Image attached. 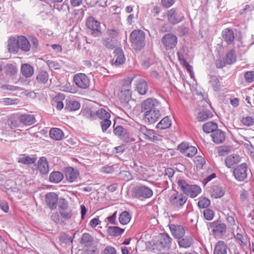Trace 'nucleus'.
<instances>
[{
    "mask_svg": "<svg viewBox=\"0 0 254 254\" xmlns=\"http://www.w3.org/2000/svg\"><path fill=\"white\" fill-rule=\"evenodd\" d=\"M177 184L180 190L186 194L189 192V188L191 185L183 179L178 180Z\"/></svg>",
    "mask_w": 254,
    "mask_h": 254,
    "instance_id": "42",
    "label": "nucleus"
},
{
    "mask_svg": "<svg viewBox=\"0 0 254 254\" xmlns=\"http://www.w3.org/2000/svg\"><path fill=\"white\" fill-rule=\"evenodd\" d=\"M73 81L78 87L82 89H86L90 85L89 78L83 73H78L75 75Z\"/></svg>",
    "mask_w": 254,
    "mask_h": 254,
    "instance_id": "7",
    "label": "nucleus"
},
{
    "mask_svg": "<svg viewBox=\"0 0 254 254\" xmlns=\"http://www.w3.org/2000/svg\"><path fill=\"white\" fill-rule=\"evenodd\" d=\"M169 228L172 235L178 239L182 238L185 233L184 228L181 225L170 224Z\"/></svg>",
    "mask_w": 254,
    "mask_h": 254,
    "instance_id": "12",
    "label": "nucleus"
},
{
    "mask_svg": "<svg viewBox=\"0 0 254 254\" xmlns=\"http://www.w3.org/2000/svg\"><path fill=\"white\" fill-rule=\"evenodd\" d=\"M144 136L149 140L153 142L161 140V136L155 133L154 131L152 129H148Z\"/></svg>",
    "mask_w": 254,
    "mask_h": 254,
    "instance_id": "34",
    "label": "nucleus"
},
{
    "mask_svg": "<svg viewBox=\"0 0 254 254\" xmlns=\"http://www.w3.org/2000/svg\"><path fill=\"white\" fill-rule=\"evenodd\" d=\"M7 49L11 53H16L19 50L18 38L10 37L7 42Z\"/></svg>",
    "mask_w": 254,
    "mask_h": 254,
    "instance_id": "21",
    "label": "nucleus"
},
{
    "mask_svg": "<svg viewBox=\"0 0 254 254\" xmlns=\"http://www.w3.org/2000/svg\"><path fill=\"white\" fill-rule=\"evenodd\" d=\"M161 114L159 110L147 111L144 114V119L145 122L153 124L160 119Z\"/></svg>",
    "mask_w": 254,
    "mask_h": 254,
    "instance_id": "10",
    "label": "nucleus"
},
{
    "mask_svg": "<svg viewBox=\"0 0 254 254\" xmlns=\"http://www.w3.org/2000/svg\"><path fill=\"white\" fill-rule=\"evenodd\" d=\"M125 230L117 226H110L107 229L108 234L112 237H118L121 236Z\"/></svg>",
    "mask_w": 254,
    "mask_h": 254,
    "instance_id": "29",
    "label": "nucleus"
},
{
    "mask_svg": "<svg viewBox=\"0 0 254 254\" xmlns=\"http://www.w3.org/2000/svg\"><path fill=\"white\" fill-rule=\"evenodd\" d=\"M64 172L66 179L71 183L75 181L79 176L78 171L70 167L65 168Z\"/></svg>",
    "mask_w": 254,
    "mask_h": 254,
    "instance_id": "15",
    "label": "nucleus"
},
{
    "mask_svg": "<svg viewBox=\"0 0 254 254\" xmlns=\"http://www.w3.org/2000/svg\"><path fill=\"white\" fill-rule=\"evenodd\" d=\"M242 123L246 126H252L254 124V119L250 117L243 118L241 121Z\"/></svg>",
    "mask_w": 254,
    "mask_h": 254,
    "instance_id": "56",
    "label": "nucleus"
},
{
    "mask_svg": "<svg viewBox=\"0 0 254 254\" xmlns=\"http://www.w3.org/2000/svg\"><path fill=\"white\" fill-rule=\"evenodd\" d=\"M187 199V197L184 194L176 191L171 196L169 201L173 207L180 208L184 205Z\"/></svg>",
    "mask_w": 254,
    "mask_h": 254,
    "instance_id": "3",
    "label": "nucleus"
},
{
    "mask_svg": "<svg viewBox=\"0 0 254 254\" xmlns=\"http://www.w3.org/2000/svg\"><path fill=\"white\" fill-rule=\"evenodd\" d=\"M178 243L180 247L188 248L192 243V239L190 236H186L183 238L178 239Z\"/></svg>",
    "mask_w": 254,
    "mask_h": 254,
    "instance_id": "31",
    "label": "nucleus"
},
{
    "mask_svg": "<svg viewBox=\"0 0 254 254\" xmlns=\"http://www.w3.org/2000/svg\"><path fill=\"white\" fill-rule=\"evenodd\" d=\"M211 195L214 198H220L224 194V191L222 187L214 186L211 190Z\"/></svg>",
    "mask_w": 254,
    "mask_h": 254,
    "instance_id": "32",
    "label": "nucleus"
},
{
    "mask_svg": "<svg viewBox=\"0 0 254 254\" xmlns=\"http://www.w3.org/2000/svg\"><path fill=\"white\" fill-rule=\"evenodd\" d=\"M236 62V55L235 51L231 50L226 55L225 63L228 64H232Z\"/></svg>",
    "mask_w": 254,
    "mask_h": 254,
    "instance_id": "36",
    "label": "nucleus"
},
{
    "mask_svg": "<svg viewBox=\"0 0 254 254\" xmlns=\"http://www.w3.org/2000/svg\"><path fill=\"white\" fill-rule=\"evenodd\" d=\"M221 35L223 41L228 45L232 44L235 38L233 31L230 28L224 29Z\"/></svg>",
    "mask_w": 254,
    "mask_h": 254,
    "instance_id": "16",
    "label": "nucleus"
},
{
    "mask_svg": "<svg viewBox=\"0 0 254 254\" xmlns=\"http://www.w3.org/2000/svg\"><path fill=\"white\" fill-rule=\"evenodd\" d=\"M93 241V237L88 233H84L82 235L80 243L85 246H89L92 245Z\"/></svg>",
    "mask_w": 254,
    "mask_h": 254,
    "instance_id": "40",
    "label": "nucleus"
},
{
    "mask_svg": "<svg viewBox=\"0 0 254 254\" xmlns=\"http://www.w3.org/2000/svg\"><path fill=\"white\" fill-rule=\"evenodd\" d=\"M236 238L240 241L242 244L246 245L248 242L247 238L246 236H244L241 234H237L236 235Z\"/></svg>",
    "mask_w": 254,
    "mask_h": 254,
    "instance_id": "63",
    "label": "nucleus"
},
{
    "mask_svg": "<svg viewBox=\"0 0 254 254\" xmlns=\"http://www.w3.org/2000/svg\"><path fill=\"white\" fill-rule=\"evenodd\" d=\"M46 63L50 68H53L54 69L60 68L59 64L54 61L48 60L46 61Z\"/></svg>",
    "mask_w": 254,
    "mask_h": 254,
    "instance_id": "61",
    "label": "nucleus"
},
{
    "mask_svg": "<svg viewBox=\"0 0 254 254\" xmlns=\"http://www.w3.org/2000/svg\"><path fill=\"white\" fill-rule=\"evenodd\" d=\"M21 71L24 77H30L33 75L34 68L31 65L24 64L21 65Z\"/></svg>",
    "mask_w": 254,
    "mask_h": 254,
    "instance_id": "25",
    "label": "nucleus"
},
{
    "mask_svg": "<svg viewBox=\"0 0 254 254\" xmlns=\"http://www.w3.org/2000/svg\"><path fill=\"white\" fill-rule=\"evenodd\" d=\"M168 18L171 23L177 24L183 20L184 16L181 12H176L174 9H171L168 11Z\"/></svg>",
    "mask_w": 254,
    "mask_h": 254,
    "instance_id": "13",
    "label": "nucleus"
},
{
    "mask_svg": "<svg viewBox=\"0 0 254 254\" xmlns=\"http://www.w3.org/2000/svg\"><path fill=\"white\" fill-rule=\"evenodd\" d=\"M131 219V216L129 214L128 212H127L126 211H125L121 213V214L120 215L119 217V221L121 224L123 225H126L127 224Z\"/></svg>",
    "mask_w": 254,
    "mask_h": 254,
    "instance_id": "45",
    "label": "nucleus"
},
{
    "mask_svg": "<svg viewBox=\"0 0 254 254\" xmlns=\"http://www.w3.org/2000/svg\"><path fill=\"white\" fill-rule=\"evenodd\" d=\"M213 254H227V246L222 241H219L217 242Z\"/></svg>",
    "mask_w": 254,
    "mask_h": 254,
    "instance_id": "24",
    "label": "nucleus"
},
{
    "mask_svg": "<svg viewBox=\"0 0 254 254\" xmlns=\"http://www.w3.org/2000/svg\"><path fill=\"white\" fill-rule=\"evenodd\" d=\"M210 82L213 86L215 91H217L219 90L220 87V82L216 76H212L211 77Z\"/></svg>",
    "mask_w": 254,
    "mask_h": 254,
    "instance_id": "55",
    "label": "nucleus"
},
{
    "mask_svg": "<svg viewBox=\"0 0 254 254\" xmlns=\"http://www.w3.org/2000/svg\"><path fill=\"white\" fill-rule=\"evenodd\" d=\"M124 132V128L121 126H117L114 130V133L119 136V137H121L122 135L123 134Z\"/></svg>",
    "mask_w": 254,
    "mask_h": 254,
    "instance_id": "64",
    "label": "nucleus"
},
{
    "mask_svg": "<svg viewBox=\"0 0 254 254\" xmlns=\"http://www.w3.org/2000/svg\"><path fill=\"white\" fill-rule=\"evenodd\" d=\"M213 142L217 144L223 143L226 138V134L222 130L217 129L211 134Z\"/></svg>",
    "mask_w": 254,
    "mask_h": 254,
    "instance_id": "19",
    "label": "nucleus"
},
{
    "mask_svg": "<svg viewBox=\"0 0 254 254\" xmlns=\"http://www.w3.org/2000/svg\"><path fill=\"white\" fill-rule=\"evenodd\" d=\"M51 219L56 224L64 223L58 212H54L51 215Z\"/></svg>",
    "mask_w": 254,
    "mask_h": 254,
    "instance_id": "60",
    "label": "nucleus"
},
{
    "mask_svg": "<svg viewBox=\"0 0 254 254\" xmlns=\"http://www.w3.org/2000/svg\"><path fill=\"white\" fill-rule=\"evenodd\" d=\"M82 114L85 118L90 120L96 119V112L93 113L90 110H86L84 111Z\"/></svg>",
    "mask_w": 254,
    "mask_h": 254,
    "instance_id": "50",
    "label": "nucleus"
},
{
    "mask_svg": "<svg viewBox=\"0 0 254 254\" xmlns=\"http://www.w3.org/2000/svg\"><path fill=\"white\" fill-rule=\"evenodd\" d=\"M208 226L210 228H213V232L215 236H220L226 233V225L221 221H216L209 223Z\"/></svg>",
    "mask_w": 254,
    "mask_h": 254,
    "instance_id": "6",
    "label": "nucleus"
},
{
    "mask_svg": "<svg viewBox=\"0 0 254 254\" xmlns=\"http://www.w3.org/2000/svg\"><path fill=\"white\" fill-rule=\"evenodd\" d=\"M50 136L53 139L60 140L63 138L64 133L60 128H53L50 129Z\"/></svg>",
    "mask_w": 254,
    "mask_h": 254,
    "instance_id": "27",
    "label": "nucleus"
},
{
    "mask_svg": "<svg viewBox=\"0 0 254 254\" xmlns=\"http://www.w3.org/2000/svg\"><path fill=\"white\" fill-rule=\"evenodd\" d=\"M60 240L62 242L65 243L68 242L72 243L73 241L71 236L66 234H64L60 237Z\"/></svg>",
    "mask_w": 254,
    "mask_h": 254,
    "instance_id": "62",
    "label": "nucleus"
},
{
    "mask_svg": "<svg viewBox=\"0 0 254 254\" xmlns=\"http://www.w3.org/2000/svg\"><path fill=\"white\" fill-rule=\"evenodd\" d=\"M201 191L200 188L197 185H190L189 188V192L187 195H190L191 198L196 197Z\"/></svg>",
    "mask_w": 254,
    "mask_h": 254,
    "instance_id": "38",
    "label": "nucleus"
},
{
    "mask_svg": "<svg viewBox=\"0 0 254 254\" xmlns=\"http://www.w3.org/2000/svg\"><path fill=\"white\" fill-rule=\"evenodd\" d=\"M197 153V149L192 146H189L186 151H184V155L188 157H192Z\"/></svg>",
    "mask_w": 254,
    "mask_h": 254,
    "instance_id": "48",
    "label": "nucleus"
},
{
    "mask_svg": "<svg viewBox=\"0 0 254 254\" xmlns=\"http://www.w3.org/2000/svg\"><path fill=\"white\" fill-rule=\"evenodd\" d=\"M103 44L106 48L110 49H113L116 47L115 41L110 39L104 40Z\"/></svg>",
    "mask_w": 254,
    "mask_h": 254,
    "instance_id": "57",
    "label": "nucleus"
},
{
    "mask_svg": "<svg viewBox=\"0 0 254 254\" xmlns=\"http://www.w3.org/2000/svg\"><path fill=\"white\" fill-rule=\"evenodd\" d=\"M110 114L103 108H101L96 111V119L98 118L101 121H104L110 119Z\"/></svg>",
    "mask_w": 254,
    "mask_h": 254,
    "instance_id": "37",
    "label": "nucleus"
},
{
    "mask_svg": "<svg viewBox=\"0 0 254 254\" xmlns=\"http://www.w3.org/2000/svg\"><path fill=\"white\" fill-rule=\"evenodd\" d=\"M80 107V104L78 102L69 100L66 101L65 109L68 111H76L78 110Z\"/></svg>",
    "mask_w": 254,
    "mask_h": 254,
    "instance_id": "35",
    "label": "nucleus"
},
{
    "mask_svg": "<svg viewBox=\"0 0 254 254\" xmlns=\"http://www.w3.org/2000/svg\"><path fill=\"white\" fill-rule=\"evenodd\" d=\"M18 48L22 51L27 52L30 49V44L28 39L24 36L18 37Z\"/></svg>",
    "mask_w": 254,
    "mask_h": 254,
    "instance_id": "23",
    "label": "nucleus"
},
{
    "mask_svg": "<svg viewBox=\"0 0 254 254\" xmlns=\"http://www.w3.org/2000/svg\"><path fill=\"white\" fill-rule=\"evenodd\" d=\"M202 129L204 132L206 133H213L217 129V125L213 122H209L205 123L202 126Z\"/></svg>",
    "mask_w": 254,
    "mask_h": 254,
    "instance_id": "33",
    "label": "nucleus"
},
{
    "mask_svg": "<svg viewBox=\"0 0 254 254\" xmlns=\"http://www.w3.org/2000/svg\"><path fill=\"white\" fill-rule=\"evenodd\" d=\"M160 106V103L156 99L148 98L142 103L141 110L145 113L147 111L159 110Z\"/></svg>",
    "mask_w": 254,
    "mask_h": 254,
    "instance_id": "5",
    "label": "nucleus"
},
{
    "mask_svg": "<svg viewBox=\"0 0 254 254\" xmlns=\"http://www.w3.org/2000/svg\"><path fill=\"white\" fill-rule=\"evenodd\" d=\"M114 53L115 55L114 58L113 60L114 64L116 65L123 64L125 61V58L122 50L120 48L116 49L114 50Z\"/></svg>",
    "mask_w": 254,
    "mask_h": 254,
    "instance_id": "20",
    "label": "nucleus"
},
{
    "mask_svg": "<svg viewBox=\"0 0 254 254\" xmlns=\"http://www.w3.org/2000/svg\"><path fill=\"white\" fill-rule=\"evenodd\" d=\"M64 179L63 174L59 171H54L51 173L49 176V180L53 183H58Z\"/></svg>",
    "mask_w": 254,
    "mask_h": 254,
    "instance_id": "30",
    "label": "nucleus"
},
{
    "mask_svg": "<svg viewBox=\"0 0 254 254\" xmlns=\"http://www.w3.org/2000/svg\"><path fill=\"white\" fill-rule=\"evenodd\" d=\"M36 79L39 83L45 84L49 79L48 72L45 70H41L37 75Z\"/></svg>",
    "mask_w": 254,
    "mask_h": 254,
    "instance_id": "44",
    "label": "nucleus"
},
{
    "mask_svg": "<svg viewBox=\"0 0 254 254\" xmlns=\"http://www.w3.org/2000/svg\"><path fill=\"white\" fill-rule=\"evenodd\" d=\"M46 203L51 209H55L57 208L58 201V195L55 192L48 193L45 197Z\"/></svg>",
    "mask_w": 254,
    "mask_h": 254,
    "instance_id": "11",
    "label": "nucleus"
},
{
    "mask_svg": "<svg viewBox=\"0 0 254 254\" xmlns=\"http://www.w3.org/2000/svg\"><path fill=\"white\" fill-rule=\"evenodd\" d=\"M212 116L211 112L205 110L198 114L197 119L199 122H204Z\"/></svg>",
    "mask_w": 254,
    "mask_h": 254,
    "instance_id": "43",
    "label": "nucleus"
},
{
    "mask_svg": "<svg viewBox=\"0 0 254 254\" xmlns=\"http://www.w3.org/2000/svg\"><path fill=\"white\" fill-rule=\"evenodd\" d=\"M86 25L89 29L92 30V34L94 36H97L100 34V23L96 20L94 17H89L87 19Z\"/></svg>",
    "mask_w": 254,
    "mask_h": 254,
    "instance_id": "9",
    "label": "nucleus"
},
{
    "mask_svg": "<svg viewBox=\"0 0 254 254\" xmlns=\"http://www.w3.org/2000/svg\"><path fill=\"white\" fill-rule=\"evenodd\" d=\"M36 161L35 158H31L26 155H21L17 158V161L24 164H30L34 163Z\"/></svg>",
    "mask_w": 254,
    "mask_h": 254,
    "instance_id": "41",
    "label": "nucleus"
},
{
    "mask_svg": "<svg viewBox=\"0 0 254 254\" xmlns=\"http://www.w3.org/2000/svg\"><path fill=\"white\" fill-rule=\"evenodd\" d=\"M194 162L196 164L197 169H201L205 164V159L201 156H197L194 158Z\"/></svg>",
    "mask_w": 254,
    "mask_h": 254,
    "instance_id": "47",
    "label": "nucleus"
},
{
    "mask_svg": "<svg viewBox=\"0 0 254 254\" xmlns=\"http://www.w3.org/2000/svg\"><path fill=\"white\" fill-rule=\"evenodd\" d=\"M19 122L26 126H30L35 123V117L33 115L24 114L20 117Z\"/></svg>",
    "mask_w": 254,
    "mask_h": 254,
    "instance_id": "26",
    "label": "nucleus"
},
{
    "mask_svg": "<svg viewBox=\"0 0 254 254\" xmlns=\"http://www.w3.org/2000/svg\"><path fill=\"white\" fill-rule=\"evenodd\" d=\"M130 85L129 83L124 84L121 87V92L119 96L123 98V101H128L131 97Z\"/></svg>",
    "mask_w": 254,
    "mask_h": 254,
    "instance_id": "17",
    "label": "nucleus"
},
{
    "mask_svg": "<svg viewBox=\"0 0 254 254\" xmlns=\"http://www.w3.org/2000/svg\"><path fill=\"white\" fill-rule=\"evenodd\" d=\"M133 197L136 198H149L153 195V191L144 185L137 186L132 191Z\"/></svg>",
    "mask_w": 254,
    "mask_h": 254,
    "instance_id": "2",
    "label": "nucleus"
},
{
    "mask_svg": "<svg viewBox=\"0 0 254 254\" xmlns=\"http://www.w3.org/2000/svg\"><path fill=\"white\" fill-rule=\"evenodd\" d=\"M210 200L206 197L200 198L197 203L198 206L201 208H206L210 205Z\"/></svg>",
    "mask_w": 254,
    "mask_h": 254,
    "instance_id": "49",
    "label": "nucleus"
},
{
    "mask_svg": "<svg viewBox=\"0 0 254 254\" xmlns=\"http://www.w3.org/2000/svg\"><path fill=\"white\" fill-rule=\"evenodd\" d=\"M245 80L249 83L254 81V71H248L245 73Z\"/></svg>",
    "mask_w": 254,
    "mask_h": 254,
    "instance_id": "54",
    "label": "nucleus"
},
{
    "mask_svg": "<svg viewBox=\"0 0 254 254\" xmlns=\"http://www.w3.org/2000/svg\"><path fill=\"white\" fill-rule=\"evenodd\" d=\"M101 254H117V252L114 247L107 246L102 251Z\"/></svg>",
    "mask_w": 254,
    "mask_h": 254,
    "instance_id": "59",
    "label": "nucleus"
},
{
    "mask_svg": "<svg viewBox=\"0 0 254 254\" xmlns=\"http://www.w3.org/2000/svg\"><path fill=\"white\" fill-rule=\"evenodd\" d=\"M178 39L173 34H165L162 38L161 42L166 50L174 48L177 44Z\"/></svg>",
    "mask_w": 254,
    "mask_h": 254,
    "instance_id": "4",
    "label": "nucleus"
},
{
    "mask_svg": "<svg viewBox=\"0 0 254 254\" xmlns=\"http://www.w3.org/2000/svg\"><path fill=\"white\" fill-rule=\"evenodd\" d=\"M241 161V158L238 155L233 154L227 156L225 159V164L229 168L234 167Z\"/></svg>",
    "mask_w": 254,
    "mask_h": 254,
    "instance_id": "18",
    "label": "nucleus"
},
{
    "mask_svg": "<svg viewBox=\"0 0 254 254\" xmlns=\"http://www.w3.org/2000/svg\"><path fill=\"white\" fill-rule=\"evenodd\" d=\"M145 34L141 30H134L130 34L131 46L136 50L140 51L145 45Z\"/></svg>",
    "mask_w": 254,
    "mask_h": 254,
    "instance_id": "1",
    "label": "nucleus"
},
{
    "mask_svg": "<svg viewBox=\"0 0 254 254\" xmlns=\"http://www.w3.org/2000/svg\"><path fill=\"white\" fill-rule=\"evenodd\" d=\"M247 164L244 163L241 164L234 170L233 174L237 180L242 181L247 178Z\"/></svg>",
    "mask_w": 254,
    "mask_h": 254,
    "instance_id": "8",
    "label": "nucleus"
},
{
    "mask_svg": "<svg viewBox=\"0 0 254 254\" xmlns=\"http://www.w3.org/2000/svg\"><path fill=\"white\" fill-rule=\"evenodd\" d=\"M38 168L42 174H46L48 173L49 165L46 158H40L38 162Z\"/></svg>",
    "mask_w": 254,
    "mask_h": 254,
    "instance_id": "22",
    "label": "nucleus"
},
{
    "mask_svg": "<svg viewBox=\"0 0 254 254\" xmlns=\"http://www.w3.org/2000/svg\"><path fill=\"white\" fill-rule=\"evenodd\" d=\"M203 216L205 219L210 221L213 219L214 212L210 209H206L203 211Z\"/></svg>",
    "mask_w": 254,
    "mask_h": 254,
    "instance_id": "51",
    "label": "nucleus"
},
{
    "mask_svg": "<svg viewBox=\"0 0 254 254\" xmlns=\"http://www.w3.org/2000/svg\"><path fill=\"white\" fill-rule=\"evenodd\" d=\"M60 213L62 216L65 219H70L72 215L71 211L68 208L64 210H60Z\"/></svg>",
    "mask_w": 254,
    "mask_h": 254,
    "instance_id": "53",
    "label": "nucleus"
},
{
    "mask_svg": "<svg viewBox=\"0 0 254 254\" xmlns=\"http://www.w3.org/2000/svg\"><path fill=\"white\" fill-rule=\"evenodd\" d=\"M171 125V121L168 116L165 117L157 124V127L161 129L169 128Z\"/></svg>",
    "mask_w": 254,
    "mask_h": 254,
    "instance_id": "39",
    "label": "nucleus"
},
{
    "mask_svg": "<svg viewBox=\"0 0 254 254\" xmlns=\"http://www.w3.org/2000/svg\"><path fill=\"white\" fill-rule=\"evenodd\" d=\"M8 124L10 128L14 129L20 126V122L15 119H10L8 121Z\"/></svg>",
    "mask_w": 254,
    "mask_h": 254,
    "instance_id": "58",
    "label": "nucleus"
},
{
    "mask_svg": "<svg viewBox=\"0 0 254 254\" xmlns=\"http://www.w3.org/2000/svg\"><path fill=\"white\" fill-rule=\"evenodd\" d=\"M172 239L166 233L160 234L159 235V247L161 248L169 249L172 244Z\"/></svg>",
    "mask_w": 254,
    "mask_h": 254,
    "instance_id": "14",
    "label": "nucleus"
},
{
    "mask_svg": "<svg viewBox=\"0 0 254 254\" xmlns=\"http://www.w3.org/2000/svg\"><path fill=\"white\" fill-rule=\"evenodd\" d=\"M136 89L141 95H145L148 90V85L144 79H139L137 81Z\"/></svg>",
    "mask_w": 254,
    "mask_h": 254,
    "instance_id": "28",
    "label": "nucleus"
},
{
    "mask_svg": "<svg viewBox=\"0 0 254 254\" xmlns=\"http://www.w3.org/2000/svg\"><path fill=\"white\" fill-rule=\"evenodd\" d=\"M111 121L110 119L106 120L101 121L100 122V126L102 128V130L103 132L106 131L107 129L111 126Z\"/></svg>",
    "mask_w": 254,
    "mask_h": 254,
    "instance_id": "52",
    "label": "nucleus"
},
{
    "mask_svg": "<svg viewBox=\"0 0 254 254\" xmlns=\"http://www.w3.org/2000/svg\"><path fill=\"white\" fill-rule=\"evenodd\" d=\"M253 196V192L250 189L246 190L243 189L241 191L240 197L242 200H245L246 198L252 197Z\"/></svg>",
    "mask_w": 254,
    "mask_h": 254,
    "instance_id": "46",
    "label": "nucleus"
}]
</instances>
